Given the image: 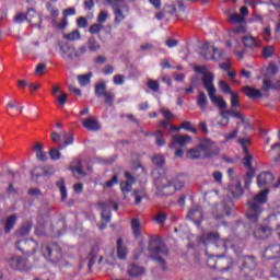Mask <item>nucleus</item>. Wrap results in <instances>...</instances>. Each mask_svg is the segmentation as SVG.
Returning a JSON list of instances; mask_svg holds the SVG:
<instances>
[{
  "label": "nucleus",
  "instance_id": "1",
  "mask_svg": "<svg viewBox=\"0 0 280 280\" xmlns=\"http://www.w3.org/2000/svg\"><path fill=\"white\" fill-rule=\"evenodd\" d=\"M268 194L269 190L264 189L259 191L258 195L253 197V201L247 202L249 208L247 209L246 218L254 226H257V221L259 220L260 214L262 213L260 205H266L268 200Z\"/></svg>",
  "mask_w": 280,
  "mask_h": 280
},
{
  "label": "nucleus",
  "instance_id": "2",
  "mask_svg": "<svg viewBox=\"0 0 280 280\" xmlns=\"http://www.w3.org/2000/svg\"><path fill=\"white\" fill-rule=\"evenodd\" d=\"M156 187V195L160 197L172 196L176 190L183 189L185 182L179 177L175 178L173 182L166 177H160L154 180Z\"/></svg>",
  "mask_w": 280,
  "mask_h": 280
},
{
  "label": "nucleus",
  "instance_id": "3",
  "mask_svg": "<svg viewBox=\"0 0 280 280\" xmlns=\"http://www.w3.org/2000/svg\"><path fill=\"white\" fill-rule=\"evenodd\" d=\"M148 250L151 252L150 258L161 265L162 269H166V261L161 256L170 255V249L161 241L160 237H151L149 241Z\"/></svg>",
  "mask_w": 280,
  "mask_h": 280
},
{
  "label": "nucleus",
  "instance_id": "4",
  "mask_svg": "<svg viewBox=\"0 0 280 280\" xmlns=\"http://www.w3.org/2000/svg\"><path fill=\"white\" fill-rule=\"evenodd\" d=\"M257 268V260L254 256H244L240 259L238 279L255 280L253 273Z\"/></svg>",
  "mask_w": 280,
  "mask_h": 280
},
{
  "label": "nucleus",
  "instance_id": "5",
  "mask_svg": "<svg viewBox=\"0 0 280 280\" xmlns=\"http://www.w3.org/2000/svg\"><path fill=\"white\" fill-rule=\"evenodd\" d=\"M201 243L205 246L213 244L217 248L223 249V252H226L228 248H233V242L230 238L223 240L219 233L213 232L201 235Z\"/></svg>",
  "mask_w": 280,
  "mask_h": 280
},
{
  "label": "nucleus",
  "instance_id": "6",
  "mask_svg": "<svg viewBox=\"0 0 280 280\" xmlns=\"http://www.w3.org/2000/svg\"><path fill=\"white\" fill-rule=\"evenodd\" d=\"M42 255L51 264H58L62 258V249L57 243L42 245Z\"/></svg>",
  "mask_w": 280,
  "mask_h": 280
},
{
  "label": "nucleus",
  "instance_id": "7",
  "mask_svg": "<svg viewBox=\"0 0 280 280\" xmlns=\"http://www.w3.org/2000/svg\"><path fill=\"white\" fill-rule=\"evenodd\" d=\"M206 264L209 268L220 272H230L235 267V261L230 257H219V259L214 260L213 256H210Z\"/></svg>",
  "mask_w": 280,
  "mask_h": 280
},
{
  "label": "nucleus",
  "instance_id": "8",
  "mask_svg": "<svg viewBox=\"0 0 280 280\" xmlns=\"http://www.w3.org/2000/svg\"><path fill=\"white\" fill-rule=\"evenodd\" d=\"M94 95L97 98H104L103 102L105 105L113 107L115 106L116 93L108 91L105 81H101L94 85Z\"/></svg>",
  "mask_w": 280,
  "mask_h": 280
},
{
  "label": "nucleus",
  "instance_id": "9",
  "mask_svg": "<svg viewBox=\"0 0 280 280\" xmlns=\"http://www.w3.org/2000/svg\"><path fill=\"white\" fill-rule=\"evenodd\" d=\"M106 2L112 5L115 15V23H121L126 15L125 13H129V7L124 2V0H106Z\"/></svg>",
  "mask_w": 280,
  "mask_h": 280
},
{
  "label": "nucleus",
  "instance_id": "10",
  "mask_svg": "<svg viewBox=\"0 0 280 280\" xmlns=\"http://www.w3.org/2000/svg\"><path fill=\"white\" fill-rule=\"evenodd\" d=\"M199 150H201L206 160H211L218 156L221 151L219 145L209 139H206L203 142L199 143Z\"/></svg>",
  "mask_w": 280,
  "mask_h": 280
},
{
  "label": "nucleus",
  "instance_id": "11",
  "mask_svg": "<svg viewBox=\"0 0 280 280\" xmlns=\"http://www.w3.org/2000/svg\"><path fill=\"white\" fill-rule=\"evenodd\" d=\"M14 21L15 23L28 21V23L33 24L34 26H38L42 23L40 15L33 8L27 9V14L18 13Z\"/></svg>",
  "mask_w": 280,
  "mask_h": 280
},
{
  "label": "nucleus",
  "instance_id": "12",
  "mask_svg": "<svg viewBox=\"0 0 280 280\" xmlns=\"http://www.w3.org/2000/svg\"><path fill=\"white\" fill-rule=\"evenodd\" d=\"M10 267L20 272H28L32 270V265L28 264V260L26 257L23 256H12L9 260Z\"/></svg>",
  "mask_w": 280,
  "mask_h": 280
},
{
  "label": "nucleus",
  "instance_id": "13",
  "mask_svg": "<svg viewBox=\"0 0 280 280\" xmlns=\"http://www.w3.org/2000/svg\"><path fill=\"white\" fill-rule=\"evenodd\" d=\"M15 247L19 252L24 253L27 256L34 255L38 247V243L31 240L18 241Z\"/></svg>",
  "mask_w": 280,
  "mask_h": 280
},
{
  "label": "nucleus",
  "instance_id": "14",
  "mask_svg": "<svg viewBox=\"0 0 280 280\" xmlns=\"http://www.w3.org/2000/svg\"><path fill=\"white\" fill-rule=\"evenodd\" d=\"M209 49V43H205L203 44V52L202 56L205 57V60H214V61H220L222 59H224L225 57V51L223 49H219L215 47H211V49L213 50V54L211 52H207L206 50Z\"/></svg>",
  "mask_w": 280,
  "mask_h": 280
},
{
  "label": "nucleus",
  "instance_id": "15",
  "mask_svg": "<svg viewBox=\"0 0 280 280\" xmlns=\"http://www.w3.org/2000/svg\"><path fill=\"white\" fill-rule=\"evenodd\" d=\"M262 257L267 258L268 260H275L280 258V245L279 244L268 245V247L265 248L264 250Z\"/></svg>",
  "mask_w": 280,
  "mask_h": 280
},
{
  "label": "nucleus",
  "instance_id": "16",
  "mask_svg": "<svg viewBox=\"0 0 280 280\" xmlns=\"http://www.w3.org/2000/svg\"><path fill=\"white\" fill-rule=\"evenodd\" d=\"M254 237L258 240H268L272 235V229L269 225H259L253 231Z\"/></svg>",
  "mask_w": 280,
  "mask_h": 280
},
{
  "label": "nucleus",
  "instance_id": "17",
  "mask_svg": "<svg viewBox=\"0 0 280 280\" xmlns=\"http://www.w3.org/2000/svg\"><path fill=\"white\" fill-rule=\"evenodd\" d=\"M126 182L120 183V190L124 194H129L132 186L136 184V177L130 172H125Z\"/></svg>",
  "mask_w": 280,
  "mask_h": 280
},
{
  "label": "nucleus",
  "instance_id": "18",
  "mask_svg": "<svg viewBox=\"0 0 280 280\" xmlns=\"http://www.w3.org/2000/svg\"><path fill=\"white\" fill-rule=\"evenodd\" d=\"M191 141V137L188 135H175L173 136V142L171 143L170 148L175 149L176 145L180 148L188 145Z\"/></svg>",
  "mask_w": 280,
  "mask_h": 280
},
{
  "label": "nucleus",
  "instance_id": "19",
  "mask_svg": "<svg viewBox=\"0 0 280 280\" xmlns=\"http://www.w3.org/2000/svg\"><path fill=\"white\" fill-rule=\"evenodd\" d=\"M273 183V175L271 172H261L257 176V185L259 188L266 187L267 185H271Z\"/></svg>",
  "mask_w": 280,
  "mask_h": 280
},
{
  "label": "nucleus",
  "instance_id": "20",
  "mask_svg": "<svg viewBox=\"0 0 280 280\" xmlns=\"http://www.w3.org/2000/svg\"><path fill=\"white\" fill-rule=\"evenodd\" d=\"M202 85L208 93H214V74L213 73H206V75H202L201 78Z\"/></svg>",
  "mask_w": 280,
  "mask_h": 280
},
{
  "label": "nucleus",
  "instance_id": "21",
  "mask_svg": "<svg viewBox=\"0 0 280 280\" xmlns=\"http://www.w3.org/2000/svg\"><path fill=\"white\" fill-rule=\"evenodd\" d=\"M187 218L195 221L197 225H200L203 220L202 209L200 206H197L195 209L190 210L187 214Z\"/></svg>",
  "mask_w": 280,
  "mask_h": 280
},
{
  "label": "nucleus",
  "instance_id": "22",
  "mask_svg": "<svg viewBox=\"0 0 280 280\" xmlns=\"http://www.w3.org/2000/svg\"><path fill=\"white\" fill-rule=\"evenodd\" d=\"M208 96L210 98V102L214 104V106L219 107L220 109H225L228 104L224 101L223 96H217L215 92H209Z\"/></svg>",
  "mask_w": 280,
  "mask_h": 280
},
{
  "label": "nucleus",
  "instance_id": "23",
  "mask_svg": "<svg viewBox=\"0 0 280 280\" xmlns=\"http://www.w3.org/2000/svg\"><path fill=\"white\" fill-rule=\"evenodd\" d=\"M98 252H100V247L98 245H94L91 247V250L88 255V258L86 260L89 261L88 262V266H89V269L92 270L96 259H97V255H98Z\"/></svg>",
  "mask_w": 280,
  "mask_h": 280
},
{
  "label": "nucleus",
  "instance_id": "24",
  "mask_svg": "<svg viewBox=\"0 0 280 280\" xmlns=\"http://www.w3.org/2000/svg\"><path fill=\"white\" fill-rule=\"evenodd\" d=\"M127 256H128V247H126L124 245L122 238L119 237L118 241H117V257L120 260H125Z\"/></svg>",
  "mask_w": 280,
  "mask_h": 280
},
{
  "label": "nucleus",
  "instance_id": "25",
  "mask_svg": "<svg viewBox=\"0 0 280 280\" xmlns=\"http://www.w3.org/2000/svg\"><path fill=\"white\" fill-rule=\"evenodd\" d=\"M243 93L245 96L249 97L250 100L261 98L262 94L260 90H256L255 88L245 86L243 88Z\"/></svg>",
  "mask_w": 280,
  "mask_h": 280
},
{
  "label": "nucleus",
  "instance_id": "26",
  "mask_svg": "<svg viewBox=\"0 0 280 280\" xmlns=\"http://www.w3.org/2000/svg\"><path fill=\"white\" fill-rule=\"evenodd\" d=\"M230 116L234 117V118H237L240 120H242L243 118H245L242 113L240 112H235V109H226V110H223L221 112V117L223 119H225L228 122H230Z\"/></svg>",
  "mask_w": 280,
  "mask_h": 280
},
{
  "label": "nucleus",
  "instance_id": "27",
  "mask_svg": "<svg viewBox=\"0 0 280 280\" xmlns=\"http://www.w3.org/2000/svg\"><path fill=\"white\" fill-rule=\"evenodd\" d=\"M18 220L15 214L7 217L4 221V233H10L14 229Z\"/></svg>",
  "mask_w": 280,
  "mask_h": 280
},
{
  "label": "nucleus",
  "instance_id": "28",
  "mask_svg": "<svg viewBox=\"0 0 280 280\" xmlns=\"http://www.w3.org/2000/svg\"><path fill=\"white\" fill-rule=\"evenodd\" d=\"M229 191L232 194L233 198H241L244 195V189L242 187V183H237L235 185L229 186Z\"/></svg>",
  "mask_w": 280,
  "mask_h": 280
},
{
  "label": "nucleus",
  "instance_id": "29",
  "mask_svg": "<svg viewBox=\"0 0 280 280\" xmlns=\"http://www.w3.org/2000/svg\"><path fill=\"white\" fill-rule=\"evenodd\" d=\"M83 127L90 131L101 130V127L94 118H88L82 122Z\"/></svg>",
  "mask_w": 280,
  "mask_h": 280
},
{
  "label": "nucleus",
  "instance_id": "30",
  "mask_svg": "<svg viewBox=\"0 0 280 280\" xmlns=\"http://www.w3.org/2000/svg\"><path fill=\"white\" fill-rule=\"evenodd\" d=\"M101 219H102V222H104V223H102L100 225V230H105L107 228V224H109L110 219H112L110 210L103 209L102 212H101Z\"/></svg>",
  "mask_w": 280,
  "mask_h": 280
},
{
  "label": "nucleus",
  "instance_id": "31",
  "mask_svg": "<svg viewBox=\"0 0 280 280\" xmlns=\"http://www.w3.org/2000/svg\"><path fill=\"white\" fill-rule=\"evenodd\" d=\"M62 139H63V143L59 144V150H65L67 149L68 145H73L74 143V137H73V133L71 132H65Z\"/></svg>",
  "mask_w": 280,
  "mask_h": 280
},
{
  "label": "nucleus",
  "instance_id": "32",
  "mask_svg": "<svg viewBox=\"0 0 280 280\" xmlns=\"http://www.w3.org/2000/svg\"><path fill=\"white\" fill-rule=\"evenodd\" d=\"M33 229V224L32 223H25L24 225L20 226L16 231H15V235L18 237H25L30 234V232Z\"/></svg>",
  "mask_w": 280,
  "mask_h": 280
},
{
  "label": "nucleus",
  "instance_id": "33",
  "mask_svg": "<svg viewBox=\"0 0 280 280\" xmlns=\"http://www.w3.org/2000/svg\"><path fill=\"white\" fill-rule=\"evenodd\" d=\"M197 106L201 110H206L208 106V98L206 92H199L197 95Z\"/></svg>",
  "mask_w": 280,
  "mask_h": 280
},
{
  "label": "nucleus",
  "instance_id": "34",
  "mask_svg": "<svg viewBox=\"0 0 280 280\" xmlns=\"http://www.w3.org/2000/svg\"><path fill=\"white\" fill-rule=\"evenodd\" d=\"M202 155V150L200 149V144L197 145L196 149H190L186 152V158L189 160H198Z\"/></svg>",
  "mask_w": 280,
  "mask_h": 280
},
{
  "label": "nucleus",
  "instance_id": "35",
  "mask_svg": "<svg viewBox=\"0 0 280 280\" xmlns=\"http://www.w3.org/2000/svg\"><path fill=\"white\" fill-rule=\"evenodd\" d=\"M131 230L133 237L139 238L141 236V223L139 219H132L131 221Z\"/></svg>",
  "mask_w": 280,
  "mask_h": 280
},
{
  "label": "nucleus",
  "instance_id": "36",
  "mask_svg": "<svg viewBox=\"0 0 280 280\" xmlns=\"http://www.w3.org/2000/svg\"><path fill=\"white\" fill-rule=\"evenodd\" d=\"M127 272L129 273L130 277L135 278L145 272V269L137 265H130V268L127 270Z\"/></svg>",
  "mask_w": 280,
  "mask_h": 280
},
{
  "label": "nucleus",
  "instance_id": "37",
  "mask_svg": "<svg viewBox=\"0 0 280 280\" xmlns=\"http://www.w3.org/2000/svg\"><path fill=\"white\" fill-rule=\"evenodd\" d=\"M92 77H93L92 72H89V73H85V74H82V75H78L79 85H81V86L90 85Z\"/></svg>",
  "mask_w": 280,
  "mask_h": 280
},
{
  "label": "nucleus",
  "instance_id": "38",
  "mask_svg": "<svg viewBox=\"0 0 280 280\" xmlns=\"http://www.w3.org/2000/svg\"><path fill=\"white\" fill-rule=\"evenodd\" d=\"M57 187L60 190L61 201L67 200L68 199V190H67V186L65 185L63 178H60V180L57 182Z\"/></svg>",
  "mask_w": 280,
  "mask_h": 280
},
{
  "label": "nucleus",
  "instance_id": "39",
  "mask_svg": "<svg viewBox=\"0 0 280 280\" xmlns=\"http://www.w3.org/2000/svg\"><path fill=\"white\" fill-rule=\"evenodd\" d=\"M237 143H238V145H241V148H243L244 155H248V153H249L248 147L252 144L250 139L249 138H238Z\"/></svg>",
  "mask_w": 280,
  "mask_h": 280
},
{
  "label": "nucleus",
  "instance_id": "40",
  "mask_svg": "<svg viewBox=\"0 0 280 280\" xmlns=\"http://www.w3.org/2000/svg\"><path fill=\"white\" fill-rule=\"evenodd\" d=\"M154 137H155V144L160 148L166 145V141L164 139V132L163 131H155L154 132Z\"/></svg>",
  "mask_w": 280,
  "mask_h": 280
},
{
  "label": "nucleus",
  "instance_id": "41",
  "mask_svg": "<svg viewBox=\"0 0 280 280\" xmlns=\"http://www.w3.org/2000/svg\"><path fill=\"white\" fill-rule=\"evenodd\" d=\"M243 43H244L245 47H247V48L259 47V43L252 36L244 37Z\"/></svg>",
  "mask_w": 280,
  "mask_h": 280
},
{
  "label": "nucleus",
  "instance_id": "42",
  "mask_svg": "<svg viewBox=\"0 0 280 280\" xmlns=\"http://www.w3.org/2000/svg\"><path fill=\"white\" fill-rule=\"evenodd\" d=\"M88 48L91 52L98 51L101 49V45L98 44L97 39L90 37L88 40Z\"/></svg>",
  "mask_w": 280,
  "mask_h": 280
},
{
  "label": "nucleus",
  "instance_id": "43",
  "mask_svg": "<svg viewBox=\"0 0 280 280\" xmlns=\"http://www.w3.org/2000/svg\"><path fill=\"white\" fill-rule=\"evenodd\" d=\"M63 37L67 40L75 42L81 38V34H80V31L75 30V31H72L70 34H66Z\"/></svg>",
  "mask_w": 280,
  "mask_h": 280
},
{
  "label": "nucleus",
  "instance_id": "44",
  "mask_svg": "<svg viewBox=\"0 0 280 280\" xmlns=\"http://www.w3.org/2000/svg\"><path fill=\"white\" fill-rule=\"evenodd\" d=\"M46 9L49 12V15H51V18L57 19L59 16V10L54 7L50 2L46 3Z\"/></svg>",
  "mask_w": 280,
  "mask_h": 280
},
{
  "label": "nucleus",
  "instance_id": "45",
  "mask_svg": "<svg viewBox=\"0 0 280 280\" xmlns=\"http://www.w3.org/2000/svg\"><path fill=\"white\" fill-rule=\"evenodd\" d=\"M230 106H232L233 108L240 106V96L237 92L230 94Z\"/></svg>",
  "mask_w": 280,
  "mask_h": 280
},
{
  "label": "nucleus",
  "instance_id": "46",
  "mask_svg": "<svg viewBox=\"0 0 280 280\" xmlns=\"http://www.w3.org/2000/svg\"><path fill=\"white\" fill-rule=\"evenodd\" d=\"M104 30L102 24H91L89 32L91 35H98Z\"/></svg>",
  "mask_w": 280,
  "mask_h": 280
},
{
  "label": "nucleus",
  "instance_id": "47",
  "mask_svg": "<svg viewBox=\"0 0 280 280\" xmlns=\"http://www.w3.org/2000/svg\"><path fill=\"white\" fill-rule=\"evenodd\" d=\"M147 86L150 89V91H153V92L160 91V83L158 80L149 79Z\"/></svg>",
  "mask_w": 280,
  "mask_h": 280
},
{
  "label": "nucleus",
  "instance_id": "48",
  "mask_svg": "<svg viewBox=\"0 0 280 280\" xmlns=\"http://www.w3.org/2000/svg\"><path fill=\"white\" fill-rule=\"evenodd\" d=\"M275 56V48L273 46H267L265 48H262V57L264 58H272Z\"/></svg>",
  "mask_w": 280,
  "mask_h": 280
},
{
  "label": "nucleus",
  "instance_id": "49",
  "mask_svg": "<svg viewBox=\"0 0 280 280\" xmlns=\"http://www.w3.org/2000/svg\"><path fill=\"white\" fill-rule=\"evenodd\" d=\"M48 155L51 161H59L61 159V152H59L56 148L50 149Z\"/></svg>",
  "mask_w": 280,
  "mask_h": 280
},
{
  "label": "nucleus",
  "instance_id": "50",
  "mask_svg": "<svg viewBox=\"0 0 280 280\" xmlns=\"http://www.w3.org/2000/svg\"><path fill=\"white\" fill-rule=\"evenodd\" d=\"M219 86H220V89H221V91L223 92V93H225V94H232V93H236V92H233L232 90H231V86H230V84H228L225 81H223V80H221L220 82H219Z\"/></svg>",
  "mask_w": 280,
  "mask_h": 280
},
{
  "label": "nucleus",
  "instance_id": "51",
  "mask_svg": "<svg viewBox=\"0 0 280 280\" xmlns=\"http://www.w3.org/2000/svg\"><path fill=\"white\" fill-rule=\"evenodd\" d=\"M246 156L243 159V165L247 168L250 170L253 167V155L249 154V152H247V154H245Z\"/></svg>",
  "mask_w": 280,
  "mask_h": 280
},
{
  "label": "nucleus",
  "instance_id": "52",
  "mask_svg": "<svg viewBox=\"0 0 280 280\" xmlns=\"http://www.w3.org/2000/svg\"><path fill=\"white\" fill-rule=\"evenodd\" d=\"M151 162H153V164L158 167H163L165 164V159L163 155H155L153 159H151Z\"/></svg>",
  "mask_w": 280,
  "mask_h": 280
},
{
  "label": "nucleus",
  "instance_id": "53",
  "mask_svg": "<svg viewBox=\"0 0 280 280\" xmlns=\"http://www.w3.org/2000/svg\"><path fill=\"white\" fill-rule=\"evenodd\" d=\"M230 23H244L245 18L242 14H232L229 16Z\"/></svg>",
  "mask_w": 280,
  "mask_h": 280
},
{
  "label": "nucleus",
  "instance_id": "54",
  "mask_svg": "<svg viewBox=\"0 0 280 280\" xmlns=\"http://www.w3.org/2000/svg\"><path fill=\"white\" fill-rule=\"evenodd\" d=\"M113 82L115 86H121L125 84V75L124 74H115L113 78Z\"/></svg>",
  "mask_w": 280,
  "mask_h": 280
},
{
  "label": "nucleus",
  "instance_id": "55",
  "mask_svg": "<svg viewBox=\"0 0 280 280\" xmlns=\"http://www.w3.org/2000/svg\"><path fill=\"white\" fill-rule=\"evenodd\" d=\"M70 170L77 179L81 178L82 176H85V173L83 172L82 167L71 166Z\"/></svg>",
  "mask_w": 280,
  "mask_h": 280
},
{
  "label": "nucleus",
  "instance_id": "56",
  "mask_svg": "<svg viewBox=\"0 0 280 280\" xmlns=\"http://www.w3.org/2000/svg\"><path fill=\"white\" fill-rule=\"evenodd\" d=\"M77 26L79 28H86L89 26V21L85 16H80L77 20Z\"/></svg>",
  "mask_w": 280,
  "mask_h": 280
},
{
  "label": "nucleus",
  "instance_id": "57",
  "mask_svg": "<svg viewBox=\"0 0 280 280\" xmlns=\"http://www.w3.org/2000/svg\"><path fill=\"white\" fill-rule=\"evenodd\" d=\"M167 220L166 213L162 212L154 217V221L156 224H164Z\"/></svg>",
  "mask_w": 280,
  "mask_h": 280
},
{
  "label": "nucleus",
  "instance_id": "58",
  "mask_svg": "<svg viewBox=\"0 0 280 280\" xmlns=\"http://www.w3.org/2000/svg\"><path fill=\"white\" fill-rule=\"evenodd\" d=\"M195 71L199 74H202V77H207V74H213V72H208V68L206 66L196 67Z\"/></svg>",
  "mask_w": 280,
  "mask_h": 280
},
{
  "label": "nucleus",
  "instance_id": "59",
  "mask_svg": "<svg viewBox=\"0 0 280 280\" xmlns=\"http://www.w3.org/2000/svg\"><path fill=\"white\" fill-rule=\"evenodd\" d=\"M237 135H238V130L235 129L234 131L223 136V138H225V141L229 142V141H233L237 138Z\"/></svg>",
  "mask_w": 280,
  "mask_h": 280
},
{
  "label": "nucleus",
  "instance_id": "60",
  "mask_svg": "<svg viewBox=\"0 0 280 280\" xmlns=\"http://www.w3.org/2000/svg\"><path fill=\"white\" fill-rule=\"evenodd\" d=\"M46 70V65L45 63H38L35 68V73L36 75H43Z\"/></svg>",
  "mask_w": 280,
  "mask_h": 280
},
{
  "label": "nucleus",
  "instance_id": "61",
  "mask_svg": "<svg viewBox=\"0 0 280 280\" xmlns=\"http://www.w3.org/2000/svg\"><path fill=\"white\" fill-rule=\"evenodd\" d=\"M160 112H161L162 116L165 117V119L167 121H171L173 119V114L168 109L162 108Z\"/></svg>",
  "mask_w": 280,
  "mask_h": 280
},
{
  "label": "nucleus",
  "instance_id": "62",
  "mask_svg": "<svg viewBox=\"0 0 280 280\" xmlns=\"http://www.w3.org/2000/svg\"><path fill=\"white\" fill-rule=\"evenodd\" d=\"M275 278H280V260H278L275 266H273V270L271 272Z\"/></svg>",
  "mask_w": 280,
  "mask_h": 280
},
{
  "label": "nucleus",
  "instance_id": "63",
  "mask_svg": "<svg viewBox=\"0 0 280 280\" xmlns=\"http://www.w3.org/2000/svg\"><path fill=\"white\" fill-rule=\"evenodd\" d=\"M36 159L46 162L47 161V153L45 151H37L36 152Z\"/></svg>",
  "mask_w": 280,
  "mask_h": 280
},
{
  "label": "nucleus",
  "instance_id": "64",
  "mask_svg": "<svg viewBox=\"0 0 280 280\" xmlns=\"http://www.w3.org/2000/svg\"><path fill=\"white\" fill-rule=\"evenodd\" d=\"M117 184H118V176L115 175V176L112 177V180L106 182V187L112 188L113 186H115Z\"/></svg>",
  "mask_w": 280,
  "mask_h": 280
}]
</instances>
